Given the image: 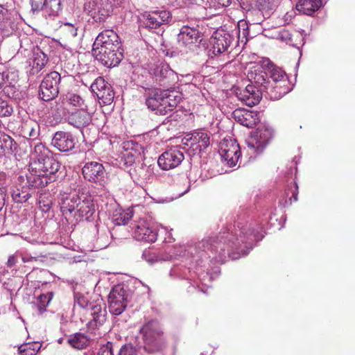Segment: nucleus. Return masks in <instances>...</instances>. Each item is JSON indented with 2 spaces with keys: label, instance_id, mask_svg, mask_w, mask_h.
Wrapping results in <instances>:
<instances>
[{
  "label": "nucleus",
  "instance_id": "nucleus-1",
  "mask_svg": "<svg viewBox=\"0 0 355 355\" xmlns=\"http://www.w3.org/2000/svg\"><path fill=\"white\" fill-rule=\"evenodd\" d=\"M256 236L251 229L241 231L239 237L227 228H223L216 235L202 241L205 250L211 252L213 259L223 263L227 258L237 259L240 257L239 249L242 243L250 244L256 241Z\"/></svg>",
  "mask_w": 355,
  "mask_h": 355
},
{
  "label": "nucleus",
  "instance_id": "nucleus-2",
  "mask_svg": "<svg viewBox=\"0 0 355 355\" xmlns=\"http://www.w3.org/2000/svg\"><path fill=\"white\" fill-rule=\"evenodd\" d=\"M30 159L29 173L26 175L28 187L42 188L54 180L51 175L58 171L60 163L44 144H35Z\"/></svg>",
  "mask_w": 355,
  "mask_h": 355
},
{
  "label": "nucleus",
  "instance_id": "nucleus-3",
  "mask_svg": "<svg viewBox=\"0 0 355 355\" xmlns=\"http://www.w3.org/2000/svg\"><path fill=\"white\" fill-rule=\"evenodd\" d=\"M144 343V349L148 354H162L167 347L164 328L156 319L146 318L139 329Z\"/></svg>",
  "mask_w": 355,
  "mask_h": 355
},
{
  "label": "nucleus",
  "instance_id": "nucleus-4",
  "mask_svg": "<svg viewBox=\"0 0 355 355\" xmlns=\"http://www.w3.org/2000/svg\"><path fill=\"white\" fill-rule=\"evenodd\" d=\"M128 293L123 285H115L108 295V308L114 315H121L126 309L128 302Z\"/></svg>",
  "mask_w": 355,
  "mask_h": 355
},
{
  "label": "nucleus",
  "instance_id": "nucleus-5",
  "mask_svg": "<svg viewBox=\"0 0 355 355\" xmlns=\"http://www.w3.org/2000/svg\"><path fill=\"white\" fill-rule=\"evenodd\" d=\"M60 80V74L55 71L44 78L40 86V96L43 101H49L57 97Z\"/></svg>",
  "mask_w": 355,
  "mask_h": 355
},
{
  "label": "nucleus",
  "instance_id": "nucleus-6",
  "mask_svg": "<svg viewBox=\"0 0 355 355\" xmlns=\"http://www.w3.org/2000/svg\"><path fill=\"white\" fill-rule=\"evenodd\" d=\"M273 137V131L267 127L257 129V132L247 141V145L253 153H261Z\"/></svg>",
  "mask_w": 355,
  "mask_h": 355
},
{
  "label": "nucleus",
  "instance_id": "nucleus-7",
  "mask_svg": "<svg viewBox=\"0 0 355 355\" xmlns=\"http://www.w3.org/2000/svg\"><path fill=\"white\" fill-rule=\"evenodd\" d=\"M219 154L230 167L236 165L241 155L240 146L234 139H224L220 144Z\"/></svg>",
  "mask_w": 355,
  "mask_h": 355
},
{
  "label": "nucleus",
  "instance_id": "nucleus-8",
  "mask_svg": "<svg viewBox=\"0 0 355 355\" xmlns=\"http://www.w3.org/2000/svg\"><path fill=\"white\" fill-rule=\"evenodd\" d=\"M184 159V153L176 146L164 152L159 157L157 164L162 170L168 171L178 167Z\"/></svg>",
  "mask_w": 355,
  "mask_h": 355
},
{
  "label": "nucleus",
  "instance_id": "nucleus-9",
  "mask_svg": "<svg viewBox=\"0 0 355 355\" xmlns=\"http://www.w3.org/2000/svg\"><path fill=\"white\" fill-rule=\"evenodd\" d=\"M93 55L101 64L107 67L117 66L123 58V53L120 49H93Z\"/></svg>",
  "mask_w": 355,
  "mask_h": 355
},
{
  "label": "nucleus",
  "instance_id": "nucleus-10",
  "mask_svg": "<svg viewBox=\"0 0 355 355\" xmlns=\"http://www.w3.org/2000/svg\"><path fill=\"white\" fill-rule=\"evenodd\" d=\"M85 8L96 21L101 22L110 16L112 5L109 0H91Z\"/></svg>",
  "mask_w": 355,
  "mask_h": 355
},
{
  "label": "nucleus",
  "instance_id": "nucleus-11",
  "mask_svg": "<svg viewBox=\"0 0 355 355\" xmlns=\"http://www.w3.org/2000/svg\"><path fill=\"white\" fill-rule=\"evenodd\" d=\"M91 89L103 104L110 105L113 102L114 92L112 86L103 77L96 78L91 85Z\"/></svg>",
  "mask_w": 355,
  "mask_h": 355
},
{
  "label": "nucleus",
  "instance_id": "nucleus-12",
  "mask_svg": "<svg viewBox=\"0 0 355 355\" xmlns=\"http://www.w3.org/2000/svg\"><path fill=\"white\" fill-rule=\"evenodd\" d=\"M263 92L254 85H248L245 88L238 87L235 94L238 99L249 107L258 104L263 96Z\"/></svg>",
  "mask_w": 355,
  "mask_h": 355
},
{
  "label": "nucleus",
  "instance_id": "nucleus-13",
  "mask_svg": "<svg viewBox=\"0 0 355 355\" xmlns=\"http://www.w3.org/2000/svg\"><path fill=\"white\" fill-rule=\"evenodd\" d=\"M132 231L133 236L137 241L154 243L157 238V232L144 219L136 221L132 226Z\"/></svg>",
  "mask_w": 355,
  "mask_h": 355
},
{
  "label": "nucleus",
  "instance_id": "nucleus-14",
  "mask_svg": "<svg viewBox=\"0 0 355 355\" xmlns=\"http://www.w3.org/2000/svg\"><path fill=\"white\" fill-rule=\"evenodd\" d=\"M121 49V42L119 35L113 30H105L96 37L93 44V49Z\"/></svg>",
  "mask_w": 355,
  "mask_h": 355
},
{
  "label": "nucleus",
  "instance_id": "nucleus-15",
  "mask_svg": "<svg viewBox=\"0 0 355 355\" xmlns=\"http://www.w3.org/2000/svg\"><path fill=\"white\" fill-rule=\"evenodd\" d=\"M200 41V32L198 29L184 26L181 28L178 35V44L186 49H191L196 46Z\"/></svg>",
  "mask_w": 355,
  "mask_h": 355
},
{
  "label": "nucleus",
  "instance_id": "nucleus-16",
  "mask_svg": "<svg viewBox=\"0 0 355 355\" xmlns=\"http://www.w3.org/2000/svg\"><path fill=\"white\" fill-rule=\"evenodd\" d=\"M84 178L91 182H99L103 181L105 177V168L102 164L96 162L86 163L82 168Z\"/></svg>",
  "mask_w": 355,
  "mask_h": 355
},
{
  "label": "nucleus",
  "instance_id": "nucleus-17",
  "mask_svg": "<svg viewBox=\"0 0 355 355\" xmlns=\"http://www.w3.org/2000/svg\"><path fill=\"white\" fill-rule=\"evenodd\" d=\"M67 123L76 128L80 129L87 126L92 121V116L87 112V106L69 112L66 118Z\"/></svg>",
  "mask_w": 355,
  "mask_h": 355
},
{
  "label": "nucleus",
  "instance_id": "nucleus-18",
  "mask_svg": "<svg viewBox=\"0 0 355 355\" xmlns=\"http://www.w3.org/2000/svg\"><path fill=\"white\" fill-rule=\"evenodd\" d=\"M51 144L58 150L68 152L74 148L76 140L71 133L64 131H58L55 133Z\"/></svg>",
  "mask_w": 355,
  "mask_h": 355
},
{
  "label": "nucleus",
  "instance_id": "nucleus-19",
  "mask_svg": "<svg viewBox=\"0 0 355 355\" xmlns=\"http://www.w3.org/2000/svg\"><path fill=\"white\" fill-rule=\"evenodd\" d=\"M145 26L149 28H157L167 23L171 18V13L167 10H155L146 12L143 15Z\"/></svg>",
  "mask_w": 355,
  "mask_h": 355
},
{
  "label": "nucleus",
  "instance_id": "nucleus-20",
  "mask_svg": "<svg viewBox=\"0 0 355 355\" xmlns=\"http://www.w3.org/2000/svg\"><path fill=\"white\" fill-rule=\"evenodd\" d=\"M186 139L185 144L190 146L193 150L199 153L206 149L210 144V138L208 134L203 131L194 132Z\"/></svg>",
  "mask_w": 355,
  "mask_h": 355
},
{
  "label": "nucleus",
  "instance_id": "nucleus-21",
  "mask_svg": "<svg viewBox=\"0 0 355 355\" xmlns=\"http://www.w3.org/2000/svg\"><path fill=\"white\" fill-rule=\"evenodd\" d=\"M95 212V206L92 196L82 193L77 207L76 216L78 215L80 220H88Z\"/></svg>",
  "mask_w": 355,
  "mask_h": 355
},
{
  "label": "nucleus",
  "instance_id": "nucleus-22",
  "mask_svg": "<svg viewBox=\"0 0 355 355\" xmlns=\"http://www.w3.org/2000/svg\"><path fill=\"white\" fill-rule=\"evenodd\" d=\"M232 42V37L228 33L218 34L211 38V48L209 51L214 55L226 52Z\"/></svg>",
  "mask_w": 355,
  "mask_h": 355
},
{
  "label": "nucleus",
  "instance_id": "nucleus-23",
  "mask_svg": "<svg viewBox=\"0 0 355 355\" xmlns=\"http://www.w3.org/2000/svg\"><path fill=\"white\" fill-rule=\"evenodd\" d=\"M248 78L251 82V85H255L263 92L270 82L268 80L267 73L263 70L261 67H254L250 69L248 73Z\"/></svg>",
  "mask_w": 355,
  "mask_h": 355
},
{
  "label": "nucleus",
  "instance_id": "nucleus-24",
  "mask_svg": "<svg viewBox=\"0 0 355 355\" xmlns=\"http://www.w3.org/2000/svg\"><path fill=\"white\" fill-rule=\"evenodd\" d=\"M232 117L237 123L248 128H253L258 121L256 113L245 109H236L232 112Z\"/></svg>",
  "mask_w": 355,
  "mask_h": 355
},
{
  "label": "nucleus",
  "instance_id": "nucleus-25",
  "mask_svg": "<svg viewBox=\"0 0 355 355\" xmlns=\"http://www.w3.org/2000/svg\"><path fill=\"white\" fill-rule=\"evenodd\" d=\"M162 94H164V96L159 97L161 104L158 114L165 115L177 106L180 98H178L177 96L174 95V92L169 91L168 89L163 90Z\"/></svg>",
  "mask_w": 355,
  "mask_h": 355
},
{
  "label": "nucleus",
  "instance_id": "nucleus-26",
  "mask_svg": "<svg viewBox=\"0 0 355 355\" xmlns=\"http://www.w3.org/2000/svg\"><path fill=\"white\" fill-rule=\"evenodd\" d=\"M290 90L289 83L288 85H286L284 83L269 82L263 93H266L270 99L276 101L288 94Z\"/></svg>",
  "mask_w": 355,
  "mask_h": 355
},
{
  "label": "nucleus",
  "instance_id": "nucleus-27",
  "mask_svg": "<svg viewBox=\"0 0 355 355\" xmlns=\"http://www.w3.org/2000/svg\"><path fill=\"white\" fill-rule=\"evenodd\" d=\"M80 195L64 193L60 198V209L63 214H71L78 207Z\"/></svg>",
  "mask_w": 355,
  "mask_h": 355
},
{
  "label": "nucleus",
  "instance_id": "nucleus-28",
  "mask_svg": "<svg viewBox=\"0 0 355 355\" xmlns=\"http://www.w3.org/2000/svg\"><path fill=\"white\" fill-rule=\"evenodd\" d=\"M102 300L90 303L91 314L96 327L101 326L106 321L107 312Z\"/></svg>",
  "mask_w": 355,
  "mask_h": 355
},
{
  "label": "nucleus",
  "instance_id": "nucleus-29",
  "mask_svg": "<svg viewBox=\"0 0 355 355\" xmlns=\"http://www.w3.org/2000/svg\"><path fill=\"white\" fill-rule=\"evenodd\" d=\"M60 100L62 107L66 110L73 109L74 107H83L85 100L79 95L72 92H67L60 96Z\"/></svg>",
  "mask_w": 355,
  "mask_h": 355
},
{
  "label": "nucleus",
  "instance_id": "nucleus-30",
  "mask_svg": "<svg viewBox=\"0 0 355 355\" xmlns=\"http://www.w3.org/2000/svg\"><path fill=\"white\" fill-rule=\"evenodd\" d=\"M92 341V339L85 334L82 332H76L70 334L67 337V343L72 348L76 349H86Z\"/></svg>",
  "mask_w": 355,
  "mask_h": 355
},
{
  "label": "nucleus",
  "instance_id": "nucleus-31",
  "mask_svg": "<svg viewBox=\"0 0 355 355\" xmlns=\"http://www.w3.org/2000/svg\"><path fill=\"white\" fill-rule=\"evenodd\" d=\"M17 147V144L8 135L0 130V157L12 154Z\"/></svg>",
  "mask_w": 355,
  "mask_h": 355
},
{
  "label": "nucleus",
  "instance_id": "nucleus-32",
  "mask_svg": "<svg viewBox=\"0 0 355 355\" xmlns=\"http://www.w3.org/2000/svg\"><path fill=\"white\" fill-rule=\"evenodd\" d=\"M156 81L161 86L168 87L171 85V80L174 77L173 71L168 66L158 67L155 72Z\"/></svg>",
  "mask_w": 355,
  "mask_h": 355
},
{
  "label": "nucleus",
  "instance_id": "nucleus-33",
  "mask_svg": "<svg viewBox=\"0 0 355 355\" xmlns=\"http://www.w3.org/2000/svg\"><path fill=\"white\" fill-rule=\"evenodd\" d=\"M321 0H298L297 10L307 15H311L321 6Z\"/></svg>",
  "mask_w": 355,
  "mask_h": 355
},
{
  "label": "nucleus",
  "instance_id": "nucleus-34",
  "mask_svg": "<svg viewBox=\"0 0 355 355\" xmlns=\"http://www.w3.org/2000/svg\"><path fill=\"white\" fill-rule=\"evenodd\" d=\"M40 125L36 121L29 120L22 123L21 132L24 137L35 140L40 135Z\"/></svg>",
  "mask_w": 355,
  "mask_h": 355
},
{
  "label": "nucleus",
  "instance_id": "nucleus-35",
  "mask_svg": "<svg viewBox=\"0 0 355 355\" xmlns=\"http://www.w3.org/2000/svg\"><path fill=\"white\" fill-rule=\"evenodd\" d=\"M162 89H154L151 90L146 99V104L148 108L153 111H155L156 114H158L159 106L161 104L159 97L164 96L162 94Z\"/></svg>",
  "mask_w": 355,
  "mask_h": 355
},
{
  "label": "nucleus",
  "instance_id": "nucleus-36",
  "mask_svg": "<svg viewBox=\"0 0 355 355\" xmlns=\"http://www.w3.org/2000/svg\"><path fill=\"white\" fill-rule=\"evenodd\" d=\"M61 0H45L42 8L52 16H56L61 10Z\"/></svg>",
  "mask_w": 355,
  "mask_h": 355
},
{
  "label": "nucleus",
  "instance_id": "nucleus-37",
  "mask_svg": "<svg viewBox=\"0 0 355 355\" xmlns=\"http://www.w3.org/2000/svg\"><path fill=\"white\" fill-rule=\"evenodd\" d=\"M40 343H29L21 345L18 348L19 355H36L41 348Z\"/></svg>",
  "mask_w": 355,
  "mask_h": 355
},
{
  "label": "nucleus",
  "instance_id": "nucleus-38",
  "mask_svg": "<svg viewBox=\"0 0 355 355\" xmlns=\"http://www.w3.org/2000/svg\"><path fill=\"white\" fill-rule=\"evenodd\" d=\"M54 293L49 292L46 294H41L37 297V309L40 314L44 313L46 311L51 300L53 299Z\"/></svg>",
  "mask_w": 355,
  "mask_h": 355
},
{
  "label": "nucleus",
  "instance_id": "nucleus-39",
  "mask_svg": "<svg viewBox=\"0 0 355 355\" xmlns=\"http://www.w3.org/2000/svg\"><path fill=\"white\" fill-rule=\"evenodd\" d=\"M270 78L272 83H279L288 85L289 80L286 73L279 67H274L270 70Z\"/></svg>",
  "mask_w": 355,
  "mask_h": 355
},
{
  "label": "nucleus",
  "instance_id": "nucleus-40",
  "mask_svg": "<svg viewBox=\"0 0 355 355\" xmlns=\"http://www.w3.org/2000/svg\"><path fill=\"white\" fill-rule=\"evenodd\" d=\"M11 196L13 200L17 203L26 202L31 196L27 189H20L19 188L13 189L11 191Z\"/></svg>",
  "mask_w": 355,
  "mask_h": 355
},
{
  "label": "nucleus",
  "instance_id": "nucleus-41",
  "mask_svg": "<svg viewBox=\"0 0 355 355\" xmlns=\"http://www.w3.org/2000/svg\"><path fill=\"white\" fill-rule=\"evenodd\" d=\"M132 211H120L114 214L113 220L117 225H125L132 218Z\"/></svg>",
  "mask_w": 355,
  "mask_h": 355
},
{
  "label": "nucleus",
  "instance_id": "nucleus-42",
  "mask_svg": "<svg viewBox=\"0 0 355 355\" xmlns=\"http://www.w3.org/2000/svg\"><path fill=\"white\" fill-rule=\"evenodd\" d=\"M77 31V28L69 23H65L61 28V33L66 40H71L76 37Z\"/></svg>",
  "mask_w": 355,
  "mask_h": 355
},
{
  "label": "nucleus",
  "instance_id": "nucleus-43",
  "mask_svg": "<svg viewBox=\"0 0 355 355\" xmlns=\"http://www.w3.org/2000/svg\"><path fill=\"white\" fill-rule=\"evenodd\" d=\"M10 76L15 77L16 75L14 72L10 73L9 71H3L0 73V88H1L4 84H7L4 88L5 92H8V91H6V89H8V88L10 87V86L15 81L13 78L10 80Z\"/></svg>",
  "mask_w": 355,
  "mask_h": 355
},
{
  "label": "nucleus",
  "instance_id": "nucleus-44",
  "mask_svg": "<svg viewBox=\"0 0 355 355\" xmlns=\"http://www.w3.org/2000/svg\"><path fill=\"white\" fill-rule=\"evenodd\" d=\"M47 61L48 59L44 53L37 54L33 59V67L39 71L46 64Z\"/></svg>",
  "mask_w": 355,
  "mask_h": 355
},
{
  "label": "nucleus",
  "instance_id": "nucleus-45",
  "mask_svg": "<svg viewBox=\"0 0 355 355\" xmlns=\"http://www.w3.org/2000/svg\"><path fill=\"white\" fill-rule=\"evenodd\" d=\"M118 349L119 346L117 345L112 342H107L100 347L97 355H114V350Z\"/></svg>",
  "mask_w": 355,
  "mask_h": 355
},
{
  "label": "nucleus",
  "instance_id": "nucleus-46",
  "mask_svg": "<svg viewBox=\"0 0 355 355\" xmlns=\"http://www.w3.org/2000/svg\"><path fill=\"white\" fill-rule=\"evenodd\" d=\"M75 304H78L80 307L85 309L90 306V303L83 294L80 293H76L74 295Z\"/></svg>",
  "mask_w": 355,
  "mask_h": 355
},
{
  "label": "nucleus",
  "instance_id": "nucleus-47",
  "mask_svg": "<svg viewBox=\"0 0 355 355\" xmlns=\"http://www.w3.org/2000/svg\"><path fill=\"white\" fill-rule=\"evenodd\" d=\"M285 192L287 196L291 193V196L289 197L290 203L297 200L298 186L295 182L290 185Z\"/></svg>",
  "mask_w": 355,
  "mask_h": 355
},
{
  "label": "nucleus",
  "instance_id": "nucleus-48",
  "mask_svg": "<svg viewBox=\"0 0 355 355\" xmlns=\"http://www.w3.org/2000/svg\"><path fill=\"white\" fill-rule=\"evenodd\" d=\"M12 108L8 102L0 98V116H8L11 115Z\"/></svg>",
  "mask_w": 355,
  "mask_h": 355
},
{
  "label": "nucleus",
  "instance_id": "nucleus-49",
  "mask_svg": "<svg viewBox=\"0 0 355 355\" xmlns=\"http://www.w3.org/2000/svg\"><path fill=\"white\" fill-rule=\"evenodd\" d=\"M292 35L290 32L285 28L280 30L278 33L277 39L283 42H288L291 40Z\"/></svg>",
  "mask_w": 355,
  "mask_h": 355
},
{
  "label": "nucleus",
  "instance_id": "nucleus-50",
  "mask_svg": "<svg viewBox=\"0 0 355 355\" xmlns=\"http://www.w3.org/2000/svg\"><path fill=\"white\" fill-rule=\"evenodd\" d=\"M6 196V187L0 182V209L5 204V197Z\"/></svg>",
  "mask_w": 355,
  "mask_h": 355
},
{
  "label": "nucleus",
  "instance_id": "nucleus-51",
  "mask_svg": "<svg viewBox=\"0 0 355 355\" xmlns=\"http://www.w3.org/2000/svg\"><path fill=\"white\" fill-rule=\"evenodd\" d=\"M18 256L16 254H12L9 256L8 261L6 262V266L8 268L13 267L18 262Z\"/></svg>",
  "mask_w": 355,
  "mask_h": 355
},
{
  "label": "nucleus",
  "instance_id": "nucleus-52",
  "mask_svg": "<svg viewBox=\"0 0 355 355\" xmlns=\"http://www.w3.org/2000/svg\"><path fill=\"white\" fill-rule=\"evenodd\" d=\"M132 349L128 345H123L119 349L117 355H132Z\"/></svg>",
  "mask_w": 355,
  "mask_h": 355
},
{
  "label": "nucleus",
  "instance_id": "nucleus-53",
  "mask_svg": "<svg viewBox=\"0 0 355 355\" xmlns=\"http://www.w3.org/2000/svg\"><path fill=\"white\" fill-rule=\"evenodd\" d=\"M8 10L5 8L2 5H0V21L5 19Z\"/></svg>",
  "mask_w": 355,
  "mask_h": 355
},
{
  "label": "nucleus",
  "instance_id": "nucleus-54",
  "mask_svg": "<svg viewBox=\"0 0 355 355\" xmlns=\"http://www.w3.org/2000/svg\"><path fill=\"white\" fill-rule=\"evenodd\" d=\"M123 148L125 150L132 149L133 148V146H135V144L132 141H126L123 144Z\"/></svg>",
  "mask_w": 355,
  "mask_h": 355
},
{
  "label": "nucleus",
  "instance_id": "nucleus-55",
  "mask_svg": "<svg viewBox=\"0 0 355 355\" xmlns=\"http://www.w3.org/2000/svg\"><path fill=\"white\" fill-rule=\"evenodd\" d=\"M230 0H226L225 1L221 3V4L223 6H227L230 4Z\"/></svg>",
  "mask_w": 355,
  "mask_h": 355
},
{
  "label": "nucleus",
  "instance_id": "nucleus-56",
  "mask_svg": "<svg viewBox=\"0 0 355 355\" xmlns=\"http://www.w3.org/2000/svg\"><path fill=\"white\" fill-rule=\"evenodd\" d=\"M148 252H144V254H143V257H144L146 258L147 254H148Z\"/></svg>",
  "mask_w": 355,
  "mask_h": 355
},
{
  "label": "nucleus",
  "instance_id": "nucleus-57",
  "mask_svg": "<svg viewBox=\"0 0 355 355\" xmlns=\"http://www.w3.org/2000/svg\"><path fill=\"white\" fill-rule=\"evenodd\" d=\"M22 261L24 262H26V261H28V259H26L25 257H22Z\"/></svg>",
  "mask_w": 355,
  "mask_h": 355
},
{
  "label": "nucleus",
  "instance_id": "nucleus-58",
  "mask_svg": "<svg viewBox=\"0 0 355 355\" xmlns=\"http://www.w3.org/2000/svg\"><path fill=\"white\" fill-rule=\"evenodd\" d=\"M2 176L3 177L4 176V174H0V177Z\"/></svg>",
  "mask_w": 355,
  "mask_h": 355
},
{
  "label": "nucleus",
  "instance_id": "nucleus-59",
  "mask_svg": "<svg viewBox=\"0 0 355 355\" xmlns=\"http://www.w3.org/2000/svg\"><path fill=\"white\" fill-rule=\"evenodd\" d=\"M76 216L78 217V215H76V216L75 215V217H76ZM78 218H76V220H78Z\"/></svg>",
  "mask_w": 355,
  "mask_h": 355
}]
</instances>
